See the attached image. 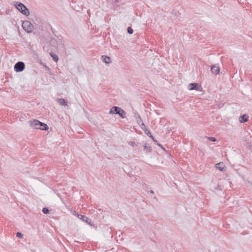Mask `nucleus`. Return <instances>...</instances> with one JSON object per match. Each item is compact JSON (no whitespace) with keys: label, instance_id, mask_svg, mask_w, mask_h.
Returning a JSON list of instances; mask_svg holds the SVG:
<instances>
[{"label":"nucleus","instance_id":"obj_1","mask_svg":"<svg viewBox=\"0 0 252 252\" xmlns=\"http://www.w3.org/2000/svg\"><path fill=\"white\" fill-rule=\"evenodd\" d=\"M14 5L23 15L25 16H28L30 15L29 9L22 3L15 1L14 2Z\"/></svg>","mask_w":252,"mask_h":252},{"label":"nucleus","instance_id":"obj_2","mask_svg":"<svg viewBox=\"0 0 252 252\" xmlns=\"http://www.w3.org/2000/svg\"><path fill=\"white\" fill-rule=\"evenodd\" d=\"M22 27L23 29L27 32L31 33L33 29V26L29 21H25L23 22Z\"/></svg>","mask_w":252,"mask_h":252},{"label":"nucleus","instance_id":"obj_3","mask_svg":"<svg viewBox=\"0 0 252 252\" xmlns=\"http://www.w3.org/2000/svg\"><path fill=\"white\" fill-rule=\"evenodd\" d=\"M25 67V63L22 62H18L14 65V70L17 72H22Z\"/></svg>","mask_w":252,"mask_h":252},{"label":"nucleus","instance_id":"obj_4","mask_svg":"<svg viewBox=\"0 0 252 252\" xmlns=\"http://www.w3.org/2000/svg\"><path fill=\"white\" fill-rule=\"evenodd\" d=\"M188 89L189 90H195L196 91H200L202 88L200 85L197 83H189L188 85Z\"/></svg>","mask_w":252,"mask_h":252},{"label":"nucleus","instance_id":"obj_5","mask_svg":"<svg viewBox=\"0 0 252 252\" xmlns=\"http://www.w3.org/2000/svg\"><path fill=\"white\" fill-rule=\"evenodd\" d=\"M29 123L30 126L32 128L40 129L41 127H40L39 124H38V123H40L39 121L34 119L32 121H30Z\"/></svg>","mask_w":252,"mask_h":252},{"label":"nucleus","instance_id":"obj_6","mask_svg":"<svg viewBox=\"0 0 252 252\" xmlns=\"http://www.w3.org/2000/svg\"><path fill=\"white\" fill-rule=\"evenodd\" d=\"M220 70V67L218 64H214L211 66V71L212 74L217 75L219 73Z\"/></svg>","mask_w":252,"mask_h":252},{"label":"nucleus","instance_id":"obj_7","mask_svg":"<svg viewBox=\"0 0 252 252\" xmlns=\"http://www.w3.org/2000/svg\"><path fill=\"white\" fill-rule=\"evenodd\" d=\"M78 217L80 220H82L83 221L87 222V223L91 225H92V224H91L92 221L91 219H89L87 217L82 215L78 214Z\"/></svg>","mask_w":252,"mask_h":252},{"label":"nucleus","instance_id":"obj_8","mask_svg":"<svg viewBox=\"0 0 252 252\" xmlns=\"http://www.w3.org/2000/svg\"><path fill=\"white\" fill-rule=\"evenodd\" d=\"M109 114H119L121 118L126 117V111H109Z\"/></svg>","mask_w":252,"mask_h":252},{"label":"nucleus","instance_id":"obj_9","mask_svg":"<svg viewBox=\"0 0 252 252\" xmlns=\"http://www.w3.org/2000/svg\"><path fill=\"white\" fill-rule=\"evenodd\" d=\"M249 116L247 114H244L239 117V122L244 123L248 121Z\"/></svg>","mask_w":252,"mask_h":252},{"label":"nucleus","instance_id":"obj_10","mask_svg":"<svg viewBox=\"0 0 252 252\" xmlns=\"http://www.w3.org/2000/svg\"><path fill=\"white\" fill-rule=\"evenodd\" d=\"M101 59L106 64H109L111 62V58L108 56L103 55L101 56Z\"/></svg>","mask_w":252,"mask_h":252},{"label":"nucleus","instance_id":"obj_11","mask_svg":"<svg viewBox=\"0 0 252 252\" xmlns=\"http://www.w3.org/2000/svg\"><path fill=\"white\" fill-rule=\"evenodd\" d=\"M38 124H39V126L41 127L40 130H47L49 129V127L47 124L41 122L40 123H38Z\"/></svg>","mask_w":252,"mask_h":252},{"label":"nucleus","instance_id":"obj_12","mask_svg":"<svg viewBox=\"0 0 252 252\" xmlns=\"http://www.w3.org/2000/svg\"><path fill=\"white\" fill-rule=\"evenodd\" d=\"M216 167L217 169L222 171L224 170L225 166L222 162H220L216 164Z\"/></svg>","mask_w":252,"mask_h":252},{"label":"nucleus","instance_id":"obj_13","mask_svg":"<svg viewBox=\"0 0 252 252\" xmlns=\"http://www.w3.org/2000/svg\"><path fill=\"white\" fill-rule=\"evenodd\" d=\"M50 44L53 47H56L58 45V42L55 38H51L50 40Z\"/></svg>","mask_w":252,"mask_h":252},{"label":"nucleus","instance_id":"obj_14","mask_svg":"<svg viewBox=\"0 0 252 252\" xmlns=\"http://www.w3.org/2000/svg\"><path fill=\"white\" fill-rule=\"evenodd\" d=\"M145 131V133L150 137H151L155 143H157L158 141L154 138L149 130L146 129Z\"/></svg>","mask_w":252,"mask_h":252},{"label":"nucleus","instance_id":"obj_15","mask_svg":"<svg viewBox=\"0 0 252 252\" xmlns=\"http://www.w3.org/2000/svg\"><path fill=\"white\" fill-rule=\"evenodd\" d=\"M58 102L61 105H63V106L67 105V101L64 99H63V98L59 99Z\"/></svg>","mask_w":252,"mask_h":252},{"label":"nucleus","instance_id":"obj_16","mask_svg":"<svg viewBox=\"0 0 252 252\" xmlns=\"http://www.w3.org/2000/svg\"><path fill=\"white\" fill-rule=\"evenodd\" d=\"M50 55L52 57L54 61H55V62H58L59 58H58V57L57 55H56V54H55L54 53H53L52 52L50 53Z\"/></svg>","mask_w":252,"mask_h":252},{"label":"nucleus","instance_id":"obj_17","mask_svg":"<svg viewBox=\"0 0 252 252\" xmlns=\"http://www.w3.org/2000/svg\"><path fill=\"white\" fill-rule=\"evenodd\" d=\"M144 150L147 152V153H151L152 151V147L150 146H148L147 145H145L144 146Z\"/></svg>","mask_w":252,"mask_h":252},{"label":"nucleus","instance_id":"obj_18","mask_svg":"<svg viewBox=\"0 0 252 252\" xmlns=\"http://www.w3.org/2000/svg\"><path fill=\"white\" fill-rule=\"evenodd\" d=\"M110 110H123V109H122L121 108L119 107H117V106H113V107H112L110 109Z\"/></svg>","mask_w":252,"mask_h":252},{"label":"nucleus","instance_id":"obj_19","mask_svg":"<svg viewBox=\"0 0 252 252\" xmlns=\"http://www.w3.org/2000/svg\"><path fill=\"white\" fill-rule=\"evenodd\" d=\"M206 138H207L209 140L212 141V142H215L217 141V139L216 138L214 137H207L205 136Z\"/></svg>","mask_w":252,"mask_h":252},{"label":"nucleus","instance_id":"obj_20","mask_svg":"<svg viewBox=\"0 0 252 252\" xmlns=\"http://www.w3.org/2000/svg\"><path fill=\"white\" fill-rule=\"evenodd\" d=\"M127 31L129 34H132L133 32L132 29L130 27L127 28Z\"/></svg>","mask_w":252,"mask_h":252},{"label":"nucleus","instance_id":"obj_21","mask_svg":"<svg viewBox=\"0 0 252 252\" xmlns=\"http://www.w3.org/2000/svg\"><path fill=\"white\" fill-rule=\"evenodd\" d=\"M42 212L44 214H46L48 213L49 209L46 207L43 208L42 209Z\"/></svg>","mask_w":252,"mask_h":252},{"label":"nucleus","instance_id":"obj_22","mask_svg":"<svg viewBox=\"0 0 252 252\" xmlns=\"http://www.w3.org/2000/svg\"><path fill=\"white\" fill-rule=\"evenodd\" d=\"M16 236L19 238H22L23 236V235L21 232H17L16 233Z\"/></svg>","mask_w":252,"mask_h":252},{"label":"nucleus","instance_id":"obj_23","mask_svg":"<svg viewBox=\"0 0 252 252\" xmlns=\"http://www.w3.org/2000/svg\"><path fill=\"white\" fill-rule=\"evenodd\" d=\"M156 143L157 144V145H158L159 147H160L162 148V149H163V150H165V149H164V148H163L162 147V145H161L160 144L158 143V142H157V143Z\"/></svg>","mask_w":252,"mask_h":252},{"label":"nucleus","instance_id":"obj_24","mask_svg":"<svg viewBox=\"0 0 252 252\" xmlns=\"http://www.w3.org/2000/svg\"><path fill=\"white\" fill-rule=\"evenodd\" d=\"M134 142H129V145H131V146H134Z\"/></svg>","mask_w":252,"mask_h":252},{"label":"nucleus","instance_id":"obj_25","mask_svg":"<svg viewBox=\"0 0 252 252\" xmlns=\"http://www.w3.org/2000/svg\"><path fill=\"white\" fill-rule=\"evenodd\" d=\"M150 193H152V194L154 193V191L153 190H151L150 191Z\"/></svg>","mask_w":252,"mask_h":252},{"label":"nucleus","instance_id":"obj_26","mask_svg":"<svg viewBox=\"0 0 252 252\" xmlns=\"http://www.w3.org/2000/svg\"><path fill=\"white\" fill-rule=\"evenodd\" d=\"M138 118H139V121H140L141 122H142V120H141V118H140V116H138Z\"/></svg>","mask_w":252,"mask_h":252},{"label":"nucleus","instance_id":"obj_27","mask_svg":"<svg viewBox=\"0 0 252 252\" xmlns=\"http://www.w3.org/2000/svg\"><path fill=\"white\" fill-rule=\"evenodd\" d=\"M142 125L143 126H144V123H143V122H142Z\"/></svg>","mask_w":252,"mask_h":252}]
</instances>
